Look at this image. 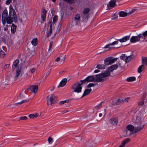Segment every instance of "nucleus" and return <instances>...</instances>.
<instances>
[{
	"label": "nucleus",
	"mask_w": 147,
	"mask_h": 147,
	"mask_svg": "<svg viewBox=\"0 0 147 147\" xmlns=\"http://www.w3.org/2000/svg\"><path fill=\"white\" fill-rule=\"evenodd\" d=\"M7 11L5 9L3 11L2 14V21L4 25L6 22L7 24H10L13 22V20L15 21L17 19L16 14L12 6L10 5L9 6V11L8 17H7Z\"/></svg>",
	"instance_id": "nucleus-1"
},
{
	"label": "nucleus",
	"mask_w": 147,
	"mask_h": 147,
	"mask_svg": "<svg viewBox=\"0 0 147 147\" xmlns=\"http://www.w3.org/2000/svg\"><path fill=\"white\" fill-rule=\"evenodd\" d=\"M133 121L135 126V129L134 131V133H136L143 129L145 124L141 125L142 120L140 117L137 116L136 119H133Z\"/></svg>",
	"instance_id": "nucleus-2"
},
{
	"label": "nucleus",
	"mask_w": 147,
	"mask_h": 147,
	"mask_svg": "<svg viewBox=\"0 0 147 147\" xmlns=\"http://www.w3.org/2000/svg\"><path fill=\"white\" fill-rule=\"evenodd\" d=\"M84 84L83 82H81V80L75 83L71 87V89L73 90V92L78 93L81 92L82 89V86Z\"/></svg>",
	"instance_id": "nucleus-3"
},
{
	"label": "nucleus",
	"mask_w": 147,
	"mask_h": 147,
	"mask_svg": "<svg viewBox=\"0 0 147 147\" xmlns=\"http://www.w3.org/2000/svg\"><path fill=\"white\" fill-rule=\"evenodd\" d=\"M55 98V96L54 94L49 95L46 98L47 105L48 106H52L54 104V100Z\"/></svg>",
	"instance_id": "nucleus-4"
},
{
	"label": "nucleus",
	"mask_w": 147,
	"mask_h": 147,
	"mask_svg": "<svg viewBox=\"0 0 147 147\" xmlns=\"http://www.w3.org/2000/svg\"><path fill=\"white\" fill-rule=\"evenodd\" d=\"M117 58H114L109 57L107 58L104 60V63L107 65H111L117 61Z\"/></svg>",
	"instance_id": "nucleus-5"
},
{
	"label": "nucleus",
	"mask_w": 147,
	"mask_h": 147,
	"mask_svg": "<svg viewBox=\"0 0 147 147\" xmlns=\"http://www.w3.org/2000/svg\"><path fill=\"white\" fill-rule=\"evenodd\" d=\"M127 129L125 131L127 136H130L133 134V131L135 129V127L133 125L130 124L129 125L127 126Z\"/></svg>",
	"instance_id": "nucleus-6"
},
{
	"label": "nucleus",
	"mask_w": 147,
	"mask_h": 147,
	"mask_svg": "<svg viewBox=\"0 0 147 147\" xmlns=\"http://www.w3.org/2000/svg\"><path fill=\"white\" fill-rule=\"evenodd\" d=\"M142 40V39L141 36L139 34L137 36H133L130 38V41L131 43H135L137 41Z\"/></svg>",
	"instance_id": "nucleus-7"
},
{
	"label": "nucleus",
	"mask_w": 147,
	"mask_h": 147,
	"mask_svg": "<svg viewBox=\"0 0 147 147\" xmlns=\"http://www.w3.org/2000/svg\"><path fill=\"white\" fill-rule=\"evenodd\" d=\"M16 72V74L13 78V80L14 81H16L20 75L21 76L22 75V73L21 71V68H17Z\"/></svg>",
	"instance_id": "nucleus-8"
},
{
	"label": "nucleus",
	"mask_w": 147,
	"mask_h": 147,
	"mask_svg": "<svg viewBox=\"0 0 147 147\" xmlns=\"http://www.w3.org/2000/svg\"><path fill=\"white\" fill-rule=\"evenodd\" d=\"M94 75H92L88 76L85 79L81 80V81H82L84 84H85L86 82H94Z\"/></svg>",
	"instance_id": "nucleus-9"
},
{
	"label": "nucleus",
	"mask_w": 147,
	"mask_h": 147,
	"mask_svg": "<svg viewBox=\"0 0 147 147\" xmlns=\"http://www.w3.org/2000/svg\"><path fill=\"white\" fill-rule=\"evenodd\" d=\"M121 63L119 62L117 64L112 65L108 67V70L110 72L113 71L117 69L119 66H121Z\"/></svg>",
	"instance_id": "nucleus-10"
},
{
	"label": "nucleus",
	"mask_w": 147,
	"mask_h": 147,
	"mask_svg": "<svg viewBox=\"0 0 147 147\" xmlns=\"http://www.w3.org/2000/svg\"><path fill=\"white\" fill-rule=\"evenodd\" d=\"M118 119L116 117L111 118L109 121V123L115 126L117 125L118 122Z\"/></svg>",
	"instance_id": "nucleus-11"
},
{
	"label": "nucleus",
	"mask_w": 147,
	"mask_h": 147,
	"mask_svg": "<svg viewBox=\"0 0 147 147\" xmlns=\"http://www.w3.org/2000/svg\"><path fill=\"white\" fill-rule=\"evenodd\" d=\"M80 19L81 16L80 14L77 13L75 15L74 20L76 25L80 24Z\"/></svg>",
	"instance_id": "nucleus-12"
},
{
	"label": "nucleus",
	"mask_w": 147,
	"mask_h": 147,
	"mask_svg": "<svg viewBox=\"0 0 147 147\" xmlns=\"http://www.w3.org/2000/svg\"><path fill=\"white\" fill-rule=\"evenodd\" d=\"M117 1L115 0H111L107 5L108 8L110 9L114 7L116 5V2Z\"/></svg>",
	"instance_id": "nucleus-13"
},
{
	"label": "nucleus",
	"mask_w": 147,
	"mask_h": 147,
	"mask_svg": "<svg viewBox=\"0 0 147 147\" xmlns=\"http://www.w3.org/2000/svg\"><path fill=\"white\" fill-rule=\"evenodd\" d=\"M110 72L107 69L106 71H103L102 73V82L103 81L102 78L107 77L110 75Z\"/></svg>",
	"instance_id": "nucleus-14"
},
{
	"label": "nucleus",
	"mask_w": 147,
	"mask_h": 147,
	"mask_svg": "<svg viewBox=\"0 0 147 147\" xmlns=\"http://www.w3.org/2000/svg\"><path fill=\"white\" fill-rule=\"evenodd\" d=\"M38 86L37 85H32L30 86L29 89L33 93H35L37 92L38 90Z\"/></svg>",
	"instance_id": "nucleus-15"
},
{
	"label": "nucleus",
	"mask_w": 147,
	"mask_h": 147,
	"mask_svg": "<svg viewBox=\"0 0 147 147\" xmlns=\"http://www.w3.org/2000/svg\"><path fill=\"white\" fill-rule=\"evenodd\" d=\"M130 98L129 97H127L124 99H122L121 100L120 99H119L117 100H115V101H113V105H116V102H127L129 100H130Z\"/></svg>",
	"instance_id": "nucleus-16"
},
{
	"label": "nucleus",
	"mask_w": 147,
	"mask_h": 147,
	"mask_svg": "<svg viewBox=\"0 0 147 147\" xmlns=\"http://www.w3.org/2000/svg\"><path fill=\"white\" fill-rule=\"evenodd\" d=\"M118 41H115L111 43H110L107 45H105L104 47H102V49H111V47H110V46L111 45H117L118 43Z\"/></svg>",
	"instance_id": "nucleus-17"
},
{
	"label": "nucleus",
	"mask_w": 147,
	"mask_h": 147,
	"mask_svg": "<svg viewBox=\"0 0 147 147\" xmlns=\"http://www.w3.org/2000/svg\"><path fill=\"white\" fill-rule=\"evenodd\" d=\"M94 82H98L101 81V74L94 75Z\"/></svg>",
	"instance_id": "nucleus-18"
},
{
	"label": "nucleus",
	"mask_w": 147,
	"mask_h": 147,
	"mask_svg": "<svg viewBox=\"0 0 147 147\" xmlns=\"http://www.w3.org/2000/svg\"><path fill=\"white\" fill-rule=\"evenodd\" d=\"M39 114L38 113H36L35 114H31L28 115L29 117L31 119H34L35 118L38 117L39 116Z\"/></svg>",
	"instance_id": "nucleus-19"
},
{
	"label": "nucleus",
	"mask_w": 147,
	"mask_h": 147,
	"mask_svg": "<svg viewBox=\"0 0 147 147\" xmlns=\"http://www.w3.org/2000/svg\"><path fill=\"white\" fill-rule=\"evenodd\" d=\"M91 91L92 89L91 88L85 89L81 98L89 94Z\"/></svg>",
	"instance_id": "nucleus-20"
},
{
	"label": "nucleus",
	"mask_w": 147,
	"mask_h": 147,
	"mask_svg": "<svg viewBox=\"0 0 147 147\" xmlns=\"http://www.w3.org/2000/svg\"><path fill=\"white\" fill-rule=\"evenodd\" d=\"M67 81V80L66 78H64L59 83L60 87H63L65 86Z\"/></svg>",
	"instance_id": "nucleus-21"
},
{
	"label": "nucleus",
	"mask_w": 147,
	"mask_h": 147,
	"mask_svg": "<svg viewBox=\"0 0 147 147\" xmlns=\"http://www.w3.org/2000/svg\"><path fill=\"white\" fill-rule=\"evenodd\" d=\"M145 66L144 65H141L138 68L137 71L138 73H141L145 69Z\"/></svg>",
	"instance_id": "nucleus-22"
},
{
	"label": "nucleus",
	"mask_w": 147,
	"mask_h": 147,
	"mask_svg": "<svg viewBox=\"0 0 147 147\" xmlns=\"http://www.w3.org/2000/svg\"><path fill=\"white\" fill-rule=\"evenodd\" d=\"M130 36H125L123 37L121 39H119L118 40L121 42H125L129 39Z\"/></svg>",
	"instance_id": "nucleus-23"
},
{
	"label": "nucleus",
	"mask_w": 147,
	"mask_h": 147,
	"mask_svg": "<svg viewBox=\"0 0 147 147\" xmlns=\"http://www.w3.org/2000/svg\"><path fill=\"white\" fill-rule=\"evenodd\" d=\"M82 17L83 22H86L88 20V14H82Z\"/></svg>",
	"instance_id": "nucleus-24"
},
{
	"label": "nucleus",
	"mask_w": 147,
	"mask_h": 147,
	"mask_svg": "<svg viewBox=\"0 0 147 147\" xmlns=\"http://www.w3.org/2000/svg\"><path fill=\"white\" fill-rule=\"evenodd\" d=\"M142 65H144L146 66L147 65V57H142Z\"/></svg>",
	"instance_id": "nucleus-25"
},
{
	"label": "nucleus",
	"mask_w": 147,
	"mask_h": 147,
	"mask_svg": "<svg viewBox=\"0 0 147 147\" xmlns=\"http://www.w3.org/2000/svg\"><path fill=\"white\" fill-rule=\"evenodd\" d=\"M141 36L142 39V41H143L146 38V37L147 36V30L144 32L142 34H140Z\"/></svg>",
	"instance_id": "nucleus-26"
},
{
	"label": "nucleus",
	"mask_w": 147,
	"mask_h": 147,
	"mask_svg": "<svg viewBox=\"0 0 147 147\" xmlns=\"http://www.w3.org/2000/svg\"><path fill=\"white\" fill-rule=\"evenodd\" d=\"M28 102V101H27L26 100H24L19 102L11 104L10 105V106H11L12 105H17L18 104L20 105L23 103L25 102Z\"/></svg>",
	"instance_id": "nucleus-27"
},
{
	"label": "nucleus",
	"mask_w": 147,
	"mask_h": 147,
	"mask_svg": "<svg viewBox=\"0 0 147 147\" xmlns=\"http://www.w3.org/2000/svg\"><path fill=\"white\" fill-rule=\"evenodd\" d=\"M119 14V16L121 17H124L127 16V13L124 11H120Z\"/></svg>",
	"instance_id": "nucleus-28"
},
{
	"label": "nucleus",
	"mask_w": 147,
	"mask_h": 147,
	"mask_svg": "<svg viewBox=\"0 0 147 147\" xmlns=\"http://www.w3.org/2000/svg\"><path fill=\"white\" fill-rule=\"evenodd\" d=\"M133 57L132 55H131L128 56H127L126 63H127L131 61V59H133Z\"/></svg>",
	"instance_id": "nucleus-29"
},
{
	"label": "nucleus",
	"mask_w": 147,
	"mask_h": 147,
	"mask_svg": "<svg viewBox=\"0 0 147 147\" xmlns=\"http://www.w3.org/2000/svg\"><path fill=\"white\" fill-rule=\"evenodd\" d=\"M70 101V100H65L61 101L59 102V104L60 105H62L64 104L65 103H68Z\"/></svg>",
	"instance_id": "nucleus-30"
},
{
	"label": "nucleus",
	"mask_w": 147,
	"mask_h": 147,
	"mask_svg": "<svg viewBox=\"0 0 147 147\" xmlns=\"http://www.w3.org/2000/svg\"><path fill=\"white\" fill-rule=\"evenodd\" d=\"M16 26L14 24H13L11 27V30L12 32H14L16 30Z\"/></svg>",
	"instance_id": "nucleus-31"
},
{
	"label": "nucleus",
	"mask_w": 147,
	"mask_h": 147,
	"mask_svg": "<svg viewBox=\"0 0 147 147\" xmlns=\"http://www.w3.org/2000/svg\"><path fill=\"white\" fill-rule=\"evenodd\" d=\"M37 38L33 39L31 41L32 44L34 46H36L37 44Z\"/></svg>",
	"instance_id": "nucleus-32"
},
{
	"label": "nucleus",
	"mask_w": 147,
	"mask_h": 147,
	"mask_svg": "<svg viewBox=\"0 0 147 147\" xmlns=\"http://www.w3.org/2000/svg\"><path fill=\"white\" fill-rule=\"evenodd\" d=\"M136 78L134 77H131L127 78L126 80L128 82H132L135 80Z\"/></svg>",
	"instance_id": "nucleus-33"
},
{
	"label": "nucleus",
	"mask_w": 147,
	"mask_h": 147,
	"mask_svg": "<svg viewBox=\"0 0 147 147\" xmlns=\"http://www.w3.org/2000/svg\"><path fill=\"white\" fill-rule=\"evenodd\" d=\"M130 139L129 138H127L126 139H125L122 142L121 144H122V145H123L124 146H125V145L127 144V143H128V142H129L130 141Z\"/></svg>",
	"instance_id": "nucleus-34"
},
{
	"label": "nucleus",
	"mask_w": 147,
	"mask_h": 147,
	"mask_svg": "<svg viewBox=\"0 0 147 147\" xmlns=\"http://www.w3.org/2000/svg\"><path fill=\"white\" fill-rule=\"evenodd\" d=\"M19 63V60L18 59H16L13 62V66L15 67H16L18 65Z\"/></svg>",
	"instance_id": "nucleus-35"
},
{
	"label": "nucleus",
	"mask_w": 147,
	"mask_h": 147,
	"mask_svg": "<svg viewBox=\"0 0 147 147\" xmlns=\"http://www.w3.org/2000/svg\"><path fill=\"white\" fill-rule=\"evenodd\" d=\"M120 59H121L123 60L125 62H126V60L127 58V56L125 54H122L120 57Z\"/></svg>",
	"instance_id": "nucleus-36"
},
{
	"label": "nucleus",
	"mask_w": 147,
	"mask_h": 147,
	"mask_svg": "<svg viewBox=\"0 0 147 147\" xmlns=\"http://www.w3.org/2000/svg\"><path fill=\"white\" fill-rule=\"evenodd\" d=\"M97 84V83H91L89 84L87 86V87L88 88H90L91 87H93L95 86Z\"/></svg>",
	"instance_id": "nucleus-37"
},
{
	"label": "nucleus",
	"mask_w": 147,
	"mask_h": 147,
	"mask_svg": "<svg viewBox=\"0 0 147 147\" xmlns=\"http://www.w3.org/2000/svg\"><path fill=\"white\" fill-rule=\"evenodd\" d=\"M142 99L144 100L145 102H147V94L145 93H144L142 96Z\"/></svg>",
	"instance_id": "nucleus-38"
},
{
	"label": "nucleus",
	"mask_w": 147,
	"mask_h": 147,
	"mask_svg": "<svg viewBox=\"0 0 147 147\" xmlns=\"http://www.w3.org/2000/svg\"><path fill=\"white\" fill-rule=\"evenodd\" d=\"M90 9L89 8L85 9L83 11L82 13L83 14H88V13Z\"/></svg>",
	"instance_id": "nucleus-39"
},
{
	"label": "nucleus",
	"mask_w": 147,
	"mask_h": 147,
	"mask_svg": "<svg viewBox=\"0 0 147 147\" xmlns=\"http://www.w3.org/2000/svg\"><path fill=\"white\" fill-rule=\"evenodd\" d=\"M47 140L49 144H52L54 142L53 139L51 137H49L48 138Z\"/></svg>",
	"instance_id": "nucleus-40"
},
{
	"label": "nucleus",
	"mask_w": 147,
	"mask_h": 147,
	"mask_svg": "<svg viewBox=\"0 0 147 147\" xmlns=\"http://www.w3.org/2000/svg\"><path fill=\"white\" fill-rule=\"evenodd\" d=\"M49 24L50 25L49 30H52L54 28L53 22H49Z\"/></svg>",
	"instance_id": "nucleus-41"
},
{
	"label": "nucleus",
	"mask_w": 147,
	"mask_h": 147,
	"mask_svg": "<svg viewBox=\"0 0 147 147\" xmlns=\"http://www.w3.org/2000/svg\"><path fill=\"white\" fill-rule=\"evenodd\" d=\"M58 19V17L56 15H55L53 18V22L55 23Z\"/></svg>",
	"instance_id": "nucleus-42"
},
{
	"label": "nucleus",
	"mask_w": 147,
	"mask_h": 147,
	"mask_svg": "<svg viewBox=\"0 0 147 147\" xmlns=\"http://www.w3.org/2000/svg\"><path fill=\"white\" fill-rule=\"evenodd\" d=\"M70 4L74 3H75L74 0H63Z\"/></svg>",
	"instance_id": "nucleus-43"
},
{
	"label": "nucleus",
	"mask_w": 147,
	"mask_h": 147,
	"mask_svg": "<svg viewBox=\"0 0 147 147\" xmlns=\"http://www.w3.org/2000/svg\"><path fill=\"white\" fill-rule=\"evenodd\" d=\"M27 119V117L26 116L21 117H20L19 121H20V120L22 121L24 120H26Z\"/></svg>",
	"instance_id": "nucleus-44"
},
{
	"label": "nucleus",
	"mask_w": 147,
	"mask_h": 147,
	"mask_svg": "<svg viewBox=\"0 0 147 147\" xmlns=\"http://www.w3.org/2000/svg\"><path fill=\"white\" fill-rule=\"evenodd\" d=\"M144 102H145L144 100L142 99V97H141V100L140 102L138 103V104L140 105H142L144 104Z\"/></svg>",
	"instance_id": "nucleus-45"
},
{
	"label": "nucleus",
	"mask_w": 147,
	"mask_h": 147,
	"mask_svg": "<svg viewBox=\"0 0 147 147\" xmlns=\"http://www.w3.org/2000/svg\"><path fill=\"white\" fill-rule=\"evenodd\" d=\"M92 146V144L89 142H86L85 145V146L86 147H91Z\"/></svg>",
	"instance_id": "nucleus-46"
},
{
	"label": "nucleus",
	"mask_w": 147,
	"mask_h": 147,
	"mask_svg": "<svg viewBox=\"0 0 147 147\" xmlns=\"http://www.w3.org/2000/svg\"><path fill=\"white\" fill-rule=\"evenodd\" d=\"M5 55V53L2 51H0V56L1 58H3Z\"/></svg>",
	"instance_id": "nucleus-47"
},
{
	"label": "nucleus",
	"mask_w": 147,
	"mask_h": 147,
	"mask_svg": "<svg viewBox=\"0 0 147 147\" xmlns=\"http://www.w3.org/2000/svg\"><path fill=\"white\" fill-rule=\"evenodd\" d=\"M53 45V42L52 41H51L50 42V44H49V49H48L49 51V50H51V48L52 47V46Z\"/></svg>",
	"instance_id": "nucleus-48"
},
{
	"label": "nucleus",
	"mask_w": 147,
	"mask_h": 147,
	"mask_svg": "<svg viewBox=\"0 0 147 147\" xmlns=\"http://www.w3.org/2000/svg\"><path fill=\"white\" fill-rule=\"evenodd\" d=\"M136 10V9H133L130 11H129L128 13L129 14H131L134 12H135V11Z\"/></svg>",
	"instance_id": "nucleus-49"
},
{
	"label": "nucleus",
	"mask_w": 147,
	"mask_h": 147,
	"mask_svg": "<svg viewBox=\"0 0 147 147\" xmlns=\"http://www.w3.org/2000/svg\"><path fill=\"white\" fill-rule=\"evenodd\" d=\"M52 30H49V32L47 34V37H49V36H50L51 34H52Z\"/></svg>",
	"instance_id": "nucleus-50"
},
{
	"label": "nucleus",
	"mask_w": 147,
	"mask_h": 147,
	"mask_svg": "<svg viewBox=\"0 0 147 147\" xmlns=\"http://www.w3.org/2000/svg\"><path fill=\"white\" fill-rule=\"evenodd\" d=\"M117 15L115 14L114 16L112 18H111V19L112 20H115L117 18Z\"/></svg>",
	"instance_id": "nucleus-51"
},
{
	"label": "nucleus",
	"mask_w": 147,
	"mask_h": 147,
	"mask_svg": "<svg viewBox=\"0 0 147 147\" xmlns=\"http://www.w3.org/2000/svg\"><path fill=\"white\" fill-rule=\"evenodd\" d=\"M41 17L42 19L44 21V20L46 18V15L45 14H42L41 15Z\"/></svg>",
	"instance_id": "nucleus-52"
},
{
	"label": "nucleus",
	"mask_w": 147,
	"mask_h": 147,
	"mask_svg": "<svg viewBox=\"0 0 147 147\" xmlns=\"http://www.w3.org/2000/svg\"><path fill=\"white\" fill-rule=\"evenodd\" d=\"M12 0H7L6 1V4L8 5L10 4V3L12 2Z\"/></svg>",
	"instance_id": "nucleus-53"
},
{
	"label": "nucleus",
	"mask_w": 147,
	"mask_h": 147,
	"mask_svg": "<svg viewBox=\"0 0 147 147\" xmlns=\"http://www.w3.org/2000/svg\"><path fill=\"white\" fill-rule=\"evenodd\" d=\"M24 98V96L23 94H20V99H22Z\"/></svg>",
	"instance_id": "nucleus-54"
},
{
	"label": "nucleus",
	"mask_w": 147,
	"mask_h": 147,
	"mask_svg": "<svg viewBox=\"0 0 147 147\" xmlns=\"http://www.w3.org/2000/svg\"><path fill=\"white\" fill-rule=\"evenodd\" d=\"M9 66V64H6L4 66L3 69L5 70L7 68H8Z\"/></svg>",
	"instance_id": "nucleus-55"
},
{
	"label": "nucleus",
	"mask_w": 147,
	"mask_h": 147,
	"mask_svg": "<svg viewBox=\"0 0 147 147\" xmlns=\"http://www.w3.org/2000/svg\"><path fill=\"white\" fill-rule=\"evenodd\" d=\"M96 68L98 69H101V65L100 64H99L97 65Z\"/></svg>",
	"instance_id": "nucleus-56"
},
{
	"label": "nucleus",
	"mask_w": 147,
	"mask_h": 147,
	"mask_svg": "<svg viewBox=\"0 0 147 147\" xmlns=\"http://www.w3.org/2000/svg\"><path fill=\"white\" fill-rule=\"evenodd\" d=\"M42 13H43V14L46 15V14L47 12V11L45 9H44L43 10H42Z\"/></svg>",
	"instance_id": "nucleus-57"
},
{
	"label": "nucleus",
	"mask_w": 147,
	"mask_h": 147,
	"mask_svg": "<svg viewBox=\"0 0 147 147\" xmlns=\"http://www.w3.org/2000/svg\"><path fill=\"white\" fill-rule=\"evenodd\" d=\"M69 111H68V110H66V111L64 110V111H63L61 112V113L62 114H64V113H66L68 112Z\"/></svg>",
	"instance_id": "nucleus-58"
},
{
	"label": "nucleus",
	"mask_w": 147,
	"mask_h": 147,
	"mask_svg": "<svg viewBox=\"0 0 147 147\" xmlns=\"http://www.w3.org/2000/svg\"><path fill=\"white\" fill-rule=\"evenodd\" d=\"M60 60V58L59 57H57L55 60V61L56 62H58Z\"/></svg>",
	"instance_id": "nucleus-59"
},
{
	"label": "nucleus",
	"mask_w": 147,
	"mask_h": 147,
	"mask_svg": "<svg viewBox=\"0 0 147 147\" xmlns=\"http://www.w3.org/2000/svg\"><path fill=\"white\" fill-rule=\"evenodd\" d=\"M35 69L34 68H33L30 70V71L32 73H33L35 71Z\"/></svg>",
	"instance_id": "nucleus-60"
},
{
	"label": "nucleus",
	"mask_w": 147,
	"mask_h": 147,
	"mask_svg": "<svg viewBox=\"0 0 147 147\" xmlns=\"http://www.w3.org/2000/svg\"><path fill=\"white\" fill-rule=\"evenodd\" d=\"M100 71V70H98V69H96V70H95L94 71V73H97L99 72Z\"/></svg>",
	"instance_id": "nucleus-61"
},
{
	"label": "nucleus",
	"mask_w": 147,
	"mask_h": 147,
	"mask_svg": "<svg viewBox=\"0 0 147 147\" xmlns=\"http://www.w3.org/2000/svg\"><path fill=\"white\" fill-rule=\"evenodd\" d=\"M51 12L52 14H54L55 13V11L53 10H52L51 11Z\"/></svg>",
	"instance_id": "nucleus-62"
},
{
	"label": "nucleus",
	"mask_w": 147,
	"mask_h": 147,
	"mask_svg": "<svg viewBox=\"0 0 147 147\" xmlns=\"http://www.w3.org/2000/svg\"><path fill=\"white\" fill-rule=\"evenodd\" d=\"M105 109L104 113H103V117H105L106 114V113H105Z\"/></svg>",
	"instance_id": "nucleus-63"
},
{
	"label": "nucleus",
	"mask_w": 147,
	"mask_h": 147,
	"mask_svg": "<svg viewBox=\"0 0 147 147\" xmlns=\"http://www.w3.org/2000/svg\"><path fill=\"white\" fill-rule=\"evenodd\" d=\"M118 147H124V146L122 145V144H121Z\"/></svg>",
	"instance_id": "nucleus-64"
}]
</instances>
